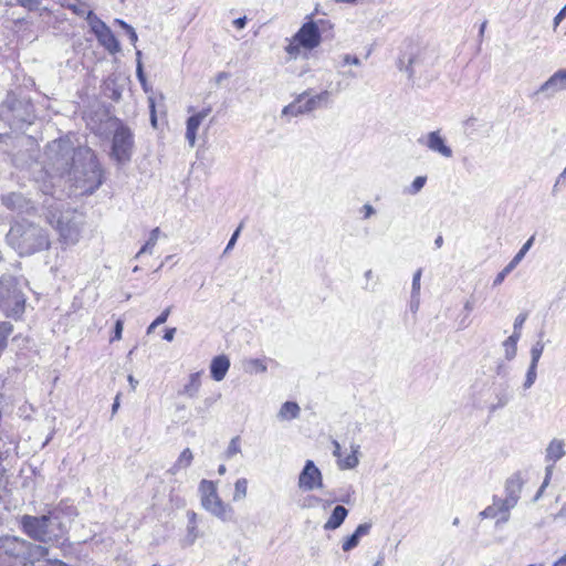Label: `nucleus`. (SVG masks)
I'll list each match as a JSON object with an SVG mask.
<instances>
[{
	"mask_svg": "<svg viewBox=\"0 0 566 566\" xmlns=\"http://www.w3.org/2000/svg\"><path fill=\"white\" fill-rule=\"evenodd\" d=\"M7 242L20 256L32 255L48 250L51 245L48 230L27 220L11 226Z\"/></svg>",
	"mask_w": 566,
	"mask_h": 566,
	"instance_id": "obj_2",
	"label": "nucleus"
},
{
	"mask_svg": "<svg viewBox=\"0 0 566 566\" xmlns=\"http://www.w3.org/2000/svg\"><path fill=\"white\" fill-rule=\"evenodd\" d=\"M148 103H149V109H150V123H151L153 127L156 128L157 127V116H156L155 99L153 97H149Z\"/></svg>",
	"mask_w": 566,
	"mask_h": 566,
	"instance_id": "obj_46",
	"label": "nucleus"
},
{
	"mask_svg": "<svg viewBox=\"0 0 566 566\" xmlns=\"http://www.w3.org/2000/svg\"><path fill=\"white\" fill-rule=\"evenodd\" d=\"M171 311V306H168L166 310L163 311V313L154 321V325H161L164 324Z\"/></svg>",
	"mask_w": 566,
	"mask_h": 566,
	"instance_id": "obj_51",
	"label": "nucleus"
},
{
	"mask_svg": "<svg viewBox=\"0 0 566 566\" xmlns=\"http://www.w3.org/2000/svg\"><path fill=\"white\" fill-rule=\"evenodd\" d=\"M199 492L201 494V505L205 510L223 522L232 520L233 509L220 499L213 481L202 480L199 484Z\"/></svg>",
	"mask_w": 566,
	"mask_h": 566,
	"instance_id": "obj_8",
	"label": "nucleus"
},
{
	"mask_svg": "<svg viewBox=\"0 0 566 566\" xmlns=\"http://www.w3.org/2000/svg\"><path fill=\"white\" fill-rule=\"evenodd\" d=\"M36 566H67L66 564H64L63 562H60V560H52V559H49V558H41L39 560V564Z\"/></svg>",
	"mask_w": 566,
	"mask_h": 566,
	"instance_id": "obj_49",
	"label": "nucleus"
},
{
	"mask_svg": "<svg viewBox=\"0 0 566 566\" xmlns=\"http://www.w3.org/2000/svg\"><path fill=\"white\" fill-rule=\"evenodd\" d=\"M520 338H521V331H513V334L510 337H507L506 339H509L510 342L517 345V342L520 340Z\"/></svg>",
	"mask_w": 566,
	"mask_h": 566,
	"instance_id": "obj_62",
	"label": "nucleus"
},
{
	"mask_svg": "<svg viewBox=\"0 0 566 566\" xmlns=\"http://www.w3.org/2000/svg\"><path fill=\"white\" fill-rule=\"evenodd\" d=\"M239 453H241V440L240 437H233L224 451V458L229 460Z\"/></svg>",
	"mask_w": 566,
	"mask_h": 566,
	"instance_id": "obj_32",
	"label": "nucleus"
},
{
	"mask_svg": "<svg viewBox=\"0 0 566 566\" xmlns=\"http://www.w3.org/2000/svg\"><path fill=\"white\" fill-rule=\"evenodd\" d=\"M524 480L520 472L512 474L505 482V497L509 504H517Z\"/></svg>",
	"mask_w": 566,
	"mask_h": 566,
	"instance_id": "obj_18",
	"label": "nucleus"
},
{
	"mask_svg": "<svg viewBox=\"0 0 566 566\" xmlns=\"http://www.w3.org/2000/svg\"><path fill=\"white\" fill-rule=\"evenodd\" d=\"M245 369H247V371H250V373H253V371L254 373H264L266 370V366L260 359H250L247 363Z\"/></svg>",
	"mask_w": 566,
	"mask_h": 566,
	"instance_id": "obj_35",
	"label": "nucleus"
},
{
	"mask_svg": "<svg viewBox=\"0 0 566 566\" xmlns=\"http://www.w3.org/2000/svg\"><path fill=\"white\" fill-rule=\"evenodd\" d=\"M323 486V476L319 469L312 460H307L298 476V488L304 491H312Z\"/></svg>",
	"mask_w": 566,
	"mask_h": 566,
	"instance_id": "obj_12",
	"label": "nucleus"
},
{
	"mask_svg": "<svg viewBox=\"0 0 566 566\" xmlns=\"http://www.w3.org/2000/svg\"><path fill=\"white\" fill-rule=\"evenodd\" d=\"M159 234H160V229L159 228H155L150 231V235H149V239L147 240V242L142 247V249L139 250V252L137 253V256H139L140 254L143 253H153V249L155 248L156 243H157V240L159 238Z\"/></svg>",
	"mask_w": 566,
	"mask_h": 566,
	"instance_id": "obj_29",
	"label": "nucleus"
},
{
	"mask_svg": "<svg viewBox=\"0 0 566 566\" xmlns=\"http://www.w3.org/2000/svg\"><path fill=\"white\" fill-rule=\"evenodd\" d=\"M199 537L198 526L197 524H188L187 525V534L185 537V542L187 545H192L197 538Z\"/></svg>",
	"mask_w": 566,
	"mask_h": 566,
	"instance_id": "obj_36",
	"label": "nucleus"
},
{
	"mask_svg": "<svg viewBox=\"0 0 566 566\" xmlns=\"http://www.w3.org/2000/svg\"><path fill=\"white\" fill-rule=\"evenodd\" d=\"M188 524H197V514L193 511L187 512Z\"/></svg>",
	"mask_w": 566,
	"mask_h": 566,
	"instance_id": "obj_63",
	"label": "nucleus"
},
{
	"mask_svg": "<svg viewBox=\"0 0 566 566\" xmlns=\"http://www.w3.org/2000/svg\"><path fill=\"white\" fill-rule=\"evenodd\" d=\"M566 18V6L562 8V10L557 13V15L554 18V24L555 27L560 23L563 19Z\"/></svg>",
	"mask_w": 566,
	"mask_h": 566,
	"instance_id": "obj_58",
	"label": "nucleus"
},
{
	"mask_svg": "<svg viewBox=\"0 0 566 566\" xmlns=\"http://www.w3.org/2000/svg\"><path fill=\"white\" fill-rule=\"evenodd\" d=\"M0 119L13 130H22L25 125L32 123L33 107L28 101L8 94L0 105Z\"/></svg>",
	"mask_w": 566,
	"mask_h": 566,
	"instance_id": "obj_6",
	"label": "nucleus"
},
{
	"mask_svg": "<svg viewBox=\"0 0 566 566\" xmlns=\"http://www.w3.org/2000/svg\"><path fill=\"white\" fill-rule=\"evenodd\" d=\"M136 55H137V59H138L137 70H136L137 77L140 81V83L144 85L145 82H146V78H145V75H144V72H143V65H142L140 61H139V57L142 55L140 51H137Z\"/></svg>",
	"mask_w": 566,
	"mask_h": 566,
	"instance_id": "obj_50",
	"label": "nucleus"
},
{
	"mask_svg": "<svg viewBox=\"0 0 566 566\" xmlns=\"http://www.w3.org/2000/svg\"><path fill=\"white\" fill-rule=\"evenodd\" d=\"M332 443H333V447H334L333 455H334L335 458H337V461H338L339 459H342V448H340V444H339V442H338V441H336V440H333V442H332Z\"/></svg>",
	"mask_w": 566,
	"mask_h": 566,
	"instance_id": "obj_56",
	"label": "nucleus"
},
{
	"mask_svg": "<svg viewBox=\"0 0 566 566\" xmlns=\"http://www.w3.org/2000/svg\"><path fill=\"white\" fill-rule=\"evenodd\" d=\"M116 23H118L120 25L122 29H124L129 38V41L133 45L136 44L137 40H138V36H137V33L135 32V29L129 25L128 23H126L125 21L123 20H116Z\"/></svg>",
	"mask_w": 566,
	"mask_h": 566,
	"instance_id": "obj_40",
	"label": "nucleus"
},
{
	"mask_svg": "<svg viewBox=\"0 0 566 566\" xmlns=\"http://www.w3.org/2000/svg\"><path fill=\"white\" fill-rule=\"evenodd\" d=\"M552 474H553V465H547L545 469V479H544L539 490L537 491L536 495L534 496V502H536L542 496L545 488L549 484Z\"/></svg>",
	"mask_w": 566,
	"mask_h": 566,
	"instance_id": "obj_38",
	"label": "nucleus"
},
{
	"mask_svg": "<svg viewBox=\"0 0 566 566\" xmlns=\"http://www.w3.org/2000/svg\"><path fill=\"white\" fill-rule=\"evenodd\" d=\"M123 326H124L123 321L117 319L115 323V327H114V335L111 338V342L119 340L122 338Z\"/></svg>",
	"mask_w": 566,
	"mask_h": 566,
	"instance_id": "obj_47",
	"label": "nucleus"
},
{
	"mask_svg": "<svg viewBox=\"0 0 566 566\" xmlns=\"http://www.w3.org/2000/svg\"><path fill=\"white\" fill-rule=\"evenodd\" d=\"M359 448L360 447L358 444H350L352 453L348 454L345 459H339L337 461V465L340 470H350L358 465L359 459L357 454L359 452Z\"/></svg>",
	"mask_w": 566,
	"mask_h": 566,
	"instance_id": "obj_25",
	"label": "nucleus"
},
{
	"mask_svg": "<svg viewBox=\"0 0 566 566\" xmlns=\"http://www.w3.org/2000/svg\"><path fill=\"white\" fill-rule=\"evenodd\" d=\"M427 178L424 176H418L415 178L410 187L408 188V192L410 195H417L426 185Z\"/></svg>",
	"mask_w": 566,
	"mask_h": 566,
	"instance_id": "obj_39",
	"label": "nucleus"
},
{
	"mask_svg": "<svg viewBox=\"0 0 566 566\" xmlns=\"http://www.w3.org/2000/svg\"><path fill=\"white\" fill-rule=\"evenodd\" d=\"M527 318V314L526 313H521L516 316L515 321H514V324H513V328L514 331H521L525 321Z\"/></svg>",
	"mask_w": 566,
	"mask_h": 566,
	"instance_id": "obj_48",
	"label": "nucleus"
},
{
	"mask_svg": "<svg viewBox=\"0 0 566 566\" xmlns=\"http://www.w3.org/2000/svg\"><path fill=\"white\" fill-rule=\"evenodd\" d=\"M370 527L371 524L369 523L359 524L355 532L344 541L342 545L343 551L349 552L355 548L358 545L360 537L369 533Z\"/></svg>",
	"mask_w": 566,
	"mask_h": 566,
	"instance_id": "obj_22",
	"label": "nucleus"
},
{
	"mask_svg": "<svg viewBox=\"0 0 566 566\" xmlns=\"http://www.w3.org/2000/svg\"><path fill=\"white\" fill-rule=\"evenodd\" d=\"M17 3L30 11H33L40 7L41 0H17Z\"/></svg>",
	"mask_w": 566,
	"mask_h": 566,
	"instance_id": "obj_44",
	"label": "nucleus"
},
{
	"mask_svg": "<svg viewBox=\"0 0 566 566\" xmlns=\"http://www.w3.org/2000/svg\"><path fill=\"white\" fill-rule=\"evenodd\" d=\"M427 60V52L420 51L417 54L410 56L408 59L407 64L405 65V62L402 59L399 60V69L402 71L405 70L408 73L409 77H412L416 73L417 66L423 65Z\"/></svg>",
	"mask_w": 566,
	"mask_h": 566,
	"instance_id": "obj_23",
	"label": "nucleus"
},
{
	"mask_svg": "<svg viewBox=\"0 0 566 566\" xmlns=\"http://www.w3.org/2000/svg\"><path fill=\"white\" fill-rule=\"evenodd\" d=\"M201 123L202 120L200 119V116H197L196 114L187 119L186 138L191 147L196 144L197 130Z\"/></svg>",
	"mask_w": 566,
	"mask_h": 566,
	"instance_id": "obj_27",
	"label": "nucleus"
},
{
	"mask_svg": "<svg viewBox=\"0 0 566 566\" xmlns=\"http://www.w3.org/2000/svg\"><path fill=\"white\" fill-rule=\"evenodd\" d=\"M544 350V343L542 340L536 342L531 348V364L533 366H537L541 359V356Z\"/></svg>",
	"mask_w": 566,
	"mask_h": 566,
	"instance_id": "obj_33",
	"label": "nucleus"
},
{
	"mask_svg": "<svg viewBox=\"0 0 566 566\" xmlns=\"http://www.w3.org/2000/svg\"><path fill=\"white\" fill-rule=\"evenodd\" d=\"M21 525L27 535L43 543L56 541L63 535L61 522L56 516L24 515Z\"/></svg>",
	"mask_w": 566,
	"mask_h": 566,
	"instance_id": "obj_5",
	"label": "nucleus"
},
{
	"mask_svg": "<svg viewBox=\"0 0 566 566\" xmlns=\"http://www.w3.org/2000/svg\"><path fill=\"white\" fill-rule=\"evenodd\" d=\"M193 459V454L189 448H186L178 457L175 464L168 470L170 474H177L180 469L190 467Z\"/></svg>",
	"mask_w": 566,
	"mask_h": 566,
	"instance_id": "obj_28",
	"label": "nucleus"
},
{
	"mask_svg": "<svg viewBox=\"0 0 566 566\" xmlns=\"http://www.w3.org/2000/svg\"><path fill=\"white\" fill-rule=\"evenodd\" d=\"M13 332V326L9 322H0V348L6 349L8 344V337Z\"/></svg>",
	"mask_w": 566,
	"mask_h": 566,
	"instance_id": "obj_31",
	"label": "nucleus"
},
{
	"mask_svg": "<svg viewBox=\"0 0 566 566\" xmlns=\"http://www.w3.org/2000/svg\"><path fill=\"white\" fill-rule=\"evenodd\" d=\"M536 369H537V366H533V365L528 366V369H527V373H526V378H525V381L523 384L524 389H530L534 385V382H535V380L537 378Z\"/></svg>",
	"mask_w": 566,
	"mask_h": 566,
	"instance_id": "obj_37",
	"label": "nucleus"
},
{
	"mask_svg": "<svg viewBox=\"0 0 566 566\" xmlns=\"http://www.w3.org/2000/svg\"><path fill=\"white\" fill-rule=\"evenodd\" d=\"M507 402H509V397L507 396L499 397L497 398V403L495 406H492L491 410H495L496 408H502V407L506 406Z\"/></svg>",
	"mask_w": 566,
	"mask_h": 566,
	"instance_id": "obj_57",
	"label": "nucleus"
},
{
	"mask_svg": "<svg viewBox=\"0 0 566 566\" xmlns=\"http://www.w3.org/2000/svg\"><path fill=\"white\" fill-rule=\"evenodd\" d=\"M553 566H566V553L560 557L558 558L554 564Z\"/></svg>",
	"mask_w": 566,
	"mask_h": 566,
	"instance_id": "obj_64",
	"label": "nucleus"
},
{
	"mask_svg": "<svg viewBox=\"0 0 566 566\" xmlns=\"http://www.w3.org/2000/svg\"><path fill=\"white\" fill-rule=\"evenodd\" d=\"M361 211L364 212V218L365 219H368L370 218L373 214L376 213V210L374 209V207L369 203H366L361 208Z\"/></svg>",
	"mask_w": 566,
	"mask_h": 566,
	"instance_id": "obj_55",
	"label": "nucleus"
},
{
	"mask_svg": "<svg viewBox=\"0 0 566 566\" xmlns=\"http://www.w3.org/2000/svg\"><path fill=\"white\" fill-rule=\"evenodd\" d=\"M520 338H521V331H513V334L510 337H507L506 339H509L510 342L517 345V342L520 340Z\"/></svg>",
	"mask_w": 566,
	"mask_h": 566,
	"instance_id": "obj_61",
	"label": "nucleus"
},
{
	"mask_svg": "<svg viewBox=\"0 0 566 566\" xmlns=\"http://www.w3.org/2000/svg\"><path fill=\"white\" fill-rule=\"evenodd\" d=\"M300 406L293 401L284 402L277 413L280 420H292L300 416Z\"/></svg>",
	"mask_w": 566,
	"mask_h": 566,
	"instance_id": "obj_26",
	"label": "nucleus"
},
{
	"mask_svg": "<svg viewBox=\"0 0 566 566\" xmlns=\"http://www.w3.org/2000/svg\"><path fill=\"white\" fill-rule=\"evenodd\" d=\"M247 17H242V18H238L233 21V24L235 25V28L238 29H243L247 24Z\"/></svg>",
	"mask_w": 566,
	"mask_h": 566,
	"instance_id": "obj_60",
	"label": "nucleus"
},
{
	"mask_svg": "<svg viewBox=\"0 0 566 566\" xmlns=\"http://www.w3.org/2000/svg\"><path fill=\"white\" fill-rule=\"evenodd\" d=\"M46 156L56 175H66L83 195H91L103 182L101 166L94 151L86 146L74 147L72 140L60 138L46 147Z\"/></svg>",
	"mask_w": 566,
	"mask_h": 566,
	"instance_id": "obj_1",
	"label": "nucleus"
},
{
	"mask_svg": "<svg viewBox=\"0 0 566 566\" xmlns=\"http://www.w3.org/2000/svg\"><path fill=\"white\" fill-rule=\"evenodd\" d=\"M422 270L418 269L412 277V287H411V297L419 296L420 294V280H421Z\"/></svg>",
	"mask_w": 566,
	"mask_h": 566,
	"instance_id": "obj_42",
	"label": "nucleus"
},
{
	"mask_svg": "<svg viewBox=\"0 0 566 566\" xmlns=\"http://www.w3.org/2000/svg\"><path fill=\"white\" fill-rule=\"evenodd\" d=\"M25 296L13 276L0 279V308L9 317H20L24 312Z\"/></svg>",
	"mask_w": 566,
	"mask_h": 566,
	"instance_id": "obj_7",
	"label": "nucleus"
},
{
	"mask_svg": "<svg viewBox=\"0 0 566 566\" xmlns=\"http://www.w3.org/2000/svg\"><path fill=\"white\" fill-rule=\"evenodd\" d=\"M480 516L482 518H494L497 516V509L494 504L485 507L482 512H480Z\"/></svg>",
	"mask_w": 566,
	"mask_h": 566,
	"instance_id": "obj_45",
	"label": "nucleus"
},
{
	"mask_svg": "<svg viewBox=\"0 0 566 566\" xmlns=\"http://www.w3.org/2000/svg\"><path fill=\"white\" fill-rule=\"evenodd\" d=\"M493 504L494 506H496L497 509V515L500 514H503V513H510V511L516 506V504H509L506 502V497L504 499H500V497H494L493 500Z\"/></svg>",
	"mask_w": 566,
	"mask_h": 566,
	"instance_id": "obj_34",
	"label": "nucleus"
},
{
	"mask_svg": "<svg viewBox=\"0 0 566 566\" xmlns=\"http://www.w3.org/2000/svg\"><path fill=\"white\" fill-rule=\"evenodd\" d=\"M46 555L48 548L41 545L31 544L15 536L0 537V566L38 565Z\"/></svg>",
	"mask_w": 566,
	"mask_h": 566,
	"instance_id": "obj_3",
	"label": "nucleus"
},
{
	"mask_svg": "<svg viewBox=\"0 0 566 566\" xmlns=\"http://www.w3.org/2000/svg\"><path fill=\"white\" fill-rule=\"evenodd\" d=\"M503 348H504L505 358L507 360H512L516 356L517 345L510 342L509 339H505L503 342Z\"/></svg>",
	"mask_w": 566,
	"mask_h": 566,
	"instance_id": "obj_41",
	"label": "nucleus"
},
{
	"mask_svg": "<svg viewBox=\"0 0 566 566\" xmlns=\"http://www.w3.org/2000/svg\"><path fill=\"white\" fill-rule=\"evenodd\" d=\"M134 139L133 134L126 127L116 129L113 137L112 156L114 159L124 165L128 163L133 155Z\"/></svg>",
	"mask_w": 566,
	"mask_h": 566,
	"instance_id": "obj_10",
	"label": "nucleus"
},
{
	"mask_svg": "<svg viewBox=\"0 0 566 566\" xmlns=\"http://www.w3.org/2000/svg\"><path fill=\"white\" fill-rule=\"evenodd\" d=\"M302 46L298 41L295 40V35L293 36V40L290 42V44L286 46V52L292 56L296 57L300 53V48Z\"/></svg>",
	"mask_w": 566,
	"mask_h": 566,
	"instance_id": "obj_43",
	"label": "nucleus"
},
{
	"mask_svg": "<svg viewBox=\"0 0 566 566\" xmlns=\"http://www.w3.org/2000/svg\"><path fill=\"white\" fill-rule=\"evenodd\" d=\"M566 454L565 442L562 439L554 438L545 450V460L553 465Z\"/></svg>",
	"mask_w": 566,
	"mask_h": 566,
	"instance_id": "obj_19",
	"label": "nucleus"
},
{
	"mask_svg": "<svg viewBox=\"0 0 566 566\" xmlns=\"http://www.w3.org/2000/svg\"><path fill=\"white\" fill-rule=\"evenodd\" d=\"M248 492V480L245 478L238 479L234 483L233 501L245 499Z\"/></svg>",
	"mask_w": 566,
	"mask_h": 566,
	"instance_id": "obj_30",
	"label": "nucleus"
},
{
	"mask_svg": "<svg viewBox=\"0 0 566 566\" xmlns=\"http://www.w3.org/2000/svg\"><path fill=\"white\" fill-rule=\"evenodd\" d=\"M48 209V220L56 228L60 240L65 245H74L80 241L84 217L76 210H61L62 202H44Z\"/></svg>",
	"mask_w": 566,
	"mask_h": 566,
	"instance_id": "obj_4",
	"label": "nucleus"
},
{
	"mask_svg": "<svg viewBox=\"0 0 566 566\" xmlns=\"http://www.w3.org/2000/svg\"><path fill=\"white\" fill-rule=\"evenodd\" d=\"M201 387V373H192L189 375L187 382L182 386V388L178 391L179 396H185L188 398L197 397Z\"/></svg>",
	"mask_w": 566,
	"mask_h": 566,
	"instance_id": "obj_21",
	"label": "nucleus"
},
{
	"mask_svg": "<svg viewBox=\"0 0 566 566\" xmlns=\"http://www.w3.org/2000/svg\"><path fill=\"white\" fill-rule=\"evenodd\" d=\"M343 62L344 64L360 65V60L357 56L350 54H344Z\"/></svg>",
	"mask_w": 566,
	"mask_h": 566,
	"instance_id": "obj_53",
	"label": "nucleus"
},
{
	"mask_svg": "<svg viewBox=\"0 0 566 566\" xmlns=\"http://www.w3.org/2000/svg\"><path fill=\"white\" fill-rule=\"evenodd\" d=\"M229 367H230V360L227 356L221 355V356L214 357L210 365L211 377L216 381H221L226 377V375L229 370Z\"/></svg>",
	"mask_w": 566,
	"mask_h": 566,
	"instance_id": "obj_20",
	"label": "nucleus"
},
{
	"mask_svg": "<svg viewBox=\"0 0 566 566\" xmlns=\"http://www.w3.org/2000/svg\"><path fill=\"white\" fill-rule=\"evenodd\" d=\"M329 96L331 93L328 91H323L313 96H308L307 93H303L293 103L285 106L282 114L297 116L311 113L317 108L326 106L329 103Z\"/></svg>",
	"mask_w": 566,
	"mask_h": 566,
	"instance_id": "obj_9",
	"label": "nucleus"
},
{
	"mask_svg": "<svg viewBox=\"0 0 566 566\" xmlns=\"http://www.w3.org/2000/svg\"><path fill=\"white\" fill-rule=\"evenodd\" d=\"M566 91V70L560 69L551 75L537 90L545 98H553L558 93Z\"/></svg>",
	"mask_w": 566,
	"mask_h": 566,
	"instance_id": "obj_14",
	"label": "nucleus"
},
{
	"mask_svg": "<svg viewBox=\"0 0 566 566\" xmlns=\"http://www.w3.org/2000/svg\"><path fill=\"white\" fill-rule=\"evenodd\" d=\"M348 514V511L343 505H337L327 522L324 524L325 530H336L338 528L343 522L345 521L346 516Z\"/></svg>",
	"mask_w": 566,
	"mask_h": 566,
	"instance_id": "obj_24",
	"label": "nucleus"
},
{
	"mask_svg": "<svg viewBox=\"0 0 566 566\" xmlns=\"http://www.w3.org/2000/svg\"><path fill=\"white\" fill-rule=\"evenodd\" d=\"M240 229L241 227H239L232 234L231 239L229 240L223 253H228L235 244L237 240H238V237H239V233H240Z\"/></svg>",
	"mask_w": 566,
	"mask_h": 566,
	"instance_id": "obj_52",
	"label": "nucleus"
},
{
	"mask_svg": "<svg viewBox=\"0 0 566 566\" xmlns=\"http://www.w3.org/2000/svg\"><path fill=\"white\" fill-rule=\"evenodd\" d=\"M534 242V237H531L520 249V251L514 255V258L505 265V268L497 273L493 281V286H499L503 283L505 277L518 265V263L523 260L527 251L532 248Z\"/></svg>",
	"mask_w": 566,
	"mask_h": 566,
	"instance_id": "obj_17",
	"label": "nucleus"
},
{
	"mask_svg": "<svg viewBox=\"0 0 566 566\" xmlns=\"http://www.w3.org/2000/svg\"><path fill=\"white\" fill-rule=\"evenodd\" d=\"M295 40L307 50H313L318 46L321 43V33L316 22L310 21L304 23L296 32Z\"/></svg>",
	"mask_w": 566,
	"mask_h": 566,
	"instance_id": "obj_15",
	"label": "nucleus"
},
{
	"mask_svg": "<svg viewBox=\"0 0 566 566\" xmlns=\"http://www.w3.org/2000/svg\"><path fill=\"white\" fill-rule=\"evenodd\" d=\"M176 331L177 329L175 327L166 329L164 339H166L167 342H171L175 337Z\"/></svg>",
	"mask_w": 566,
	"mask_h": 566,
	"instance_id": "obj_59",
	"label": "nucleus"
},
{
	"mask_svg": "<svg viewBox=\"0 0 566 566\" xmlns=\"http://www.w3.org/2000/svg\"><path fill=\"white\" fill-rule=\"evenodd\" d=\"M1 201L8 209L18 213H29L34 209L32 202L19 192L3 195Z\"/></svg>",
	"mask_w": 566,
	"mask_h": 566,
	"instance_id": "obj_16",
	"label": "nucleus"
},
{
	"mask_svg": "<svg viewBox=\"0 0 566 566\" xmlns=\"http://www.w3.org/2000/svg\"><path fill=\"white\" fill-rule=\"evenodd\" d=\"M87 20L101 45L113 54L120 50L119 43L112 30L102 20L96 18L92 11L87 13Z\"/></svg>",
	"mask_w": 566,
	"mask_h": 566,
	"instance_id": "obj_11",
	"label": "nucleus"
},
{
	"mask_svg": "<svg viewBox=\"0 0 566 566\" xmlns=\"http://www.w3.org/2000/svg\"><path fill=\"white\" fill-rule=\"evenodd\" d=\"M69 8L77 15H84L85 13L87 14L90 12L86 10L84 4H72Z\"/></svg>",
	"mask_w": 566,
	"mask_h": 566,
	"instance_id": "obj_54",
	"label": "nucleus"
},
{
	"mask_svg": "<svg viewBox=\"0 0 566 566\" xmlns=\"http://www.w3.org/2000/svg\"><path fill=\"white\" fill-rule=\"evenodd\" d=\"M418 143L444 158H451L453 156V151L451 147L447 145L446 138L441 135L440 129L430 132L418 138Z\"/></svg>",
	"mask_w": 566,
	"mask_h": 566,
	"instance_id": "obj_13",
	"label": "nucleus"
}]
</instances>
